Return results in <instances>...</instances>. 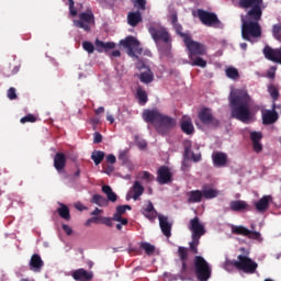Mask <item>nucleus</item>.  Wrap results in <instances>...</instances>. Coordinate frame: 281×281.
I'll use <instances>...</instances> for the list:
<instances>
[{"mask_svg": "<svg viewBox=\"0 0 281 281\" xmlns=\"http://www.w3.org/2000/svg\"><path fill=\"white\" fill-rule=\"evenodd\" d=\"M136 97H137L139 104H146V102H148V94L142 88H138L136 90Z\"/></svg>", "mask_w": 281, "mask_h": 281, "instance_id": "obj_40", "label": "nucleus"}, {"mask_svg": "<svg viewBox=\"0 0 281 281\" xmlns=\"http://www.w3.org/2000/svg\"><path fill=\"white\" fill-rule=\"evenodd\" d=\"M252 148L255 153H262V144L260 142L252 143Z\"/></svg>", "mask_w": 281, "mask_h": 281, "instance_id": "obj_59", "label": "nucleus"}, {"mask_svg": "<svg viewBox=\"0 0 281 281\" xmlns=\"http://www.w3.org/2000/svg\"><path fill=\"white\" fill-rule=\"evenodd\" d=\"M61 227H63L65 234H67V236H71V234H74V231L69 227V225L63 224Z\"/></svg>", "mask_w": 281, "mask_h": 281, "instance_id": "obj_61", "label": "nucleus"}, {"mask_svg": "<svg viewBox=\"0 0 281 281\" xmlns=\"http://www.w3.org/2000/svg\"><path fill=\"white\" fill-rule=\"evenodd\" d=\"M246 237L250 238L251 240H260V233L259 232L249 231V234L246 235Z\"/></svg>", "mask_w": 281, "mask_h": 281, "instance_id": "obj_51", "label": "nucleus"}, {"mask_svg": "<svg viewBox=\"0 0 281 281\" xmlns=\"http://www.w3.org/2000/svg\"><path fill=\"white\" fill-rule=\"evenodd\" d=\"M57 213L59 214L60 218L64 221H71V213L69 212V206L66 204H60V207L57 209Z\"/></svg>", "mask_w": 281, "mask_h": 281, "instance_id": "obj_30", "label": "nucleus"}, {"mask_svg": "<svg viewBox=\"0 0 281 281\" xmlns=\"http://www.w3.org/2000/svg\"><path fill=\"white\" fill-rule=\"evenodd\" d=\"M263 0H238L241 10H247L246 14L240 15L241 21V38L254 43V38L262 36V27L260 21L262 19Z\"/></svg>", "mask_w": 281, "mask_h": 281, "instance_id": "obj_1", "label": "nucleus"}, {"mask_svg": "<svg viewBox=\"0 0 281 281\" xmlns=\"http://www.w3.org/2000/svg\"><path fill=\"white\" fill-rule=\"evenodd\" d=\"M8 98H9V100H16V89L15 88H10L8 90Z\"/></svg>", "mask_w": 281, "mask_h": 281, "instance_id": "obj_56", "label": "nucleus"}, {"mask_svg": "<svg viewBox=\"0 0 281 281\" xmlns=\"http://www.w3.org/2000/svg\"><path fill=\"white\" fill-rule=\"evenodd\" d=\"M90 203H94L95 205H99V207H105V205H108L109 202L106 201V198H104L103 195L94 194Z\"/></svg>", "mask_w": 281, "mask_h": 281, "instance_id": "obj_34", "label": "nucleus"}, {"mask_svg": "<svg viewBox=\"0 0 281 281\" xmlns=\"http://www.w3.org/2000/svg\"><path fill=\"white\" fill-rule=\"evenodd\" d=\"M212 158L214 166H216L217 168H223L227 166V154L217 151L213 154Z\"/></svg>", "mask_w": 281, "mask_h": 281, "instance_id": "obj_23", "label": "nucleus"}, {"mask_svg": "<svg viewBox=\"0 0 281 281\" xmlns=\"http://www.w3.org/2000/svg\"><path fill=\"white\" fill-rule=\"evenodd\" d=\"M254 99L246 89H237L229 94L231 117L247 124L251 120Z\"/></svg>", "mask_w": 281, "mask_h": 281, "instance_id": "obj_2", "label": "nucleus"}, {"mask_svg": "<svg viewBox=\"0 0 281 281\" xmlns=\"http://www.w3.org/2000/svg\"><path fill=\"white\" fill-rule=\"evenodd\" d=\"M198 18L201 21L202 25H205L206 27H220L221 26V20H218V15H216V13H214V12L199 9Z\"/></svg>", "mask_w": 281, "mask_h": 281, "instance_id": "obj_8", "label": "nucleus"}, {"mask_svg": "<svg viewBox=\"0 0 281 281\" xmlns=\"http://www.w3.org/2000/svg\"><path fill=\"white\" fill-rule=\"evenodd\" d=\"M177 126V120L171 116L160 114V119L158 120V124H156V131L159 135H168L171 128Z\"/></svg>", "mask_w": 281, "mask_h": 281, "instance_id": "obj_10", "label": "nucleus"}, {"mask_svg": "<svg viewBox=\"0 0 281 281\" xmlns=\"http://www.w3.org/2000/svg\"><path fill=\"white\" fill-rule=\"evenodd\" d=\"M194 274L199 281H207L212 278V266L202 256L193 259Z\"/></svg>", "mask_w": 281, "mask_h": 281, "instance_id": "obj_4", "label": "nucleus"}, {"mask_svg": "<svg viewBox=\"0 0 281 281\" xmlns=\"http://www.w3.org/2000/svg\"><path fill=\"white\" fill-rule=\"evenodd\" d=\"M232 212H251L249 204L243 200H234L229 202Z\"/></svg>", "mask_w": 281, "mask_h": 281, "instance_id": "obj_19", "label": "nucleus"}, {"mask_svg": "<svg viewBox=\"0 0 281 281\" xmlns=\"http://www.w3.org/2000/svg\"><path fill=\"white\" fill-rule=\"evenodd\" d=\"M231 265H233L235 269H238V271H243L248 274L256 273L258 269V263L245 255H239L237 260L231 261Z\"/></svg>", "mask_w": 281, "mask_h": 281, "instance_id": "obj_5", "label": "nucleus"}, {"mask_svg": "<svg viewBox=\"0 0 281 281\" xmlns=\"http://www.w3.org/2000/svg\"><path fill=\"white\" fill-rule=\"evenodd\" d=\"M140 249H144L147 256H153L155 254V246L151 245L150 243H146V241L142 243Z\"/></svg>", "mask_w": 281, "mask_h": 281, "instance_id": "obj_41", "label": "nucleus"}, {"mask_svg": "<svg viewBox=\"0 0 281 281\" xmlns=\"http://www.w3.org/2000/svg\"><path fill=\"white\" fill-rule=\"evenodd\" d=\"M114 170H115V167H113V165L103 166V171L105 172V175H113Z\"/></svg>", "mask_w": 281, "mask_h": 281, "instance_id": "obj_55", "label": "nucleus"}, {"mask_svg": "<svg viewBox=\"0 0 281 281\" xmlns=\"http://www.w3.org/2000/svg\"><path fill=\"white\" fill-rule=\"evenodd\" d=\"M126 210H132L131 205L125 204V205H119L116 206V212L119 214H126Z\"/></svg>", "mask_w": 281, "mask_h": 281, "instance_id": "obj_50", "label": "nucleus"}, {"mask_svg": "<svg viewBox=\"0 0 281 281\" xmlns=\"http://www.w3.org/2000/svg\"><path fill=\"white\" fill-rule=\"evenodd\" d=\"M169 19H170L171 25L179 23V18H178L177 11H171L169 14Z\"/></svg>", "mask_w": 281, "mask_h": 281, "instance_id": "obj_52", "label": "nucleus"}, {"mask_svg": "<svg viewBox=\"0 0 281 281\" xmlns=\"http://www.w3.org/2000/svg\"><path fill=\"white\" fill-rule=\"evenodd\" d=\"M80 168H77L76 172L71 176V175H67L66 179H78L80 177Z\"/></svg>", "mask_w": 281, "mask_h": 281, "instance_id": "obj_60", "label": "nucleus"}, {"mask_svg": "<svg viewBox=\"0 0 281 281\" xmlns=\"http://www.w3.org/2000/svg\"><path fill=\"white\" fill-rule=\"evenodd\" d=\"M104 52H109V49H115V43L113 42H104L103 46Z\"/></svg>", "mask_w": 281, "mask_h": 281, "instance_id": "obj_58", "label": "nucleus"}, {"mask_svg": "<svg viewBox=\"0 0 281 281\" xmlns=\"http://www.w3.org/2000/svg\"><path fill=\"white\" fill-rule=\"evenodd\" d=\"M132 193H133L132 199L134 201H137L139 196L144 194V186H142V183L136 180L132 187Z\"/></svg>", "mask_w": 281, "mask_h": 281, "instance_id": "obj_28", "label": "nucleus"}, {"mask_svg": "<svg viewBox=\"0 0 281 281\" xmlns=\"http://www.w3.org/2000/svg\"><path fill=\"white\" fill-rule=\"evenodd\" d=\"M67 166V156H65V153H57L54 157V168L57 170V172H61L65 170V167Z\"/></svg>", "mask_w": 281, "mask_h": 281, "instance_id": "obj_20", "label": "nucleus"}, {"mask_svg": "<svg viewBox=\"0 0 281 281\" xmlns=\"http://www.w3.org/2000/svg\"><path fill=\"white\" fill-rule=\"evenodd\" d=\"M273 37L281 43V24H274L272 29Z\"/></svg>", "mask_w": 281, "mask_h": 281, "instance_id": "obj_44", "label": "nucleus"}, {"mask_svg": "<svg viewBox=\"0 0 281 281\" xmlns=\"http://www.w3.org/2000/svg\"><path fill=\"white\" fill-rule=\"evenodd\" d=\"M232 233L236 234V236H247L249 235V228L245 226H233Z\"/></svg>", "mask_w": 281, "mask_h": 281, "instance_id": "obj_39", "label": "nucleus"}, {"mask_svg": "<svg viewBox=\"0 0 281 281\" xmlns=\"http://www.w3.org/2000/svg\"><path fill=\"white\" fill-rule=\"evenodd\" d=\"M100 223L106 225V227H113V220L111 217H101Z\"/></svg>", "mask_w": 281, "mask_h": 281, "instance_id": "obj_53", "label": "nucleus"}, {"mask_svg": "<svg viewBox=\"0 0 281 281\" xmlns=\"http://www.w3.org/2000/svg\"><path fill=\"white\" fill-rule=\"evenodd\" d=\"M278 112H276V104H272V110H268L262 115V123L266 124V126H269V124H276L278 122Z\"/></svg>", "mask_w": 281, "mask_h": 281, "instance_id": "obj_18", "label": "nucleus"}, {"mask_svg": "<svg viewBox=\"0 0 281 281\" xmlns=\"http://www.w3.org/2000/svg\"><path fill=\"white\" fill-rule=\"evenodd\" d=\"M93 144H102V134L100 132L93 134Z\"/></svg>", "mask_w": 281, "mask_h": 281, "instance_id": "obj_57", "label": "nucleus"}, {"mask_svg": "<svg viewBox=\"0 0 281 281\" xmlns=\"http://www.w3.org/2000/svg\"><path fill=\"white\" fill-rule=\"evenodd\" d=\"M188 251L189 249L183 246L178 247V257L180 258L182 265L180 273L182 276H188V258L190 256Z\"/></svg>", "mask_w": 281, "mask_h": 281, "instance_id": "obj_14", "label": "nucleus"}, {"mask_svg": "<svg viewBox=\"0 0 281 281\" xmlns=\"http://www.w3.org/2000/svg\"><path fill=\"white\" fill-rule=\"evenodd\" d=\"M250 139H251L252 143L260 142V139H262V133H260V132H251L250 133Z\"/></svg>", "mask_w": 281, "mask_h": 281, "instance_id": "obj_49", "label": "nucleus"}, {"mask_svg": "<svg viewBox=\"0 0 281 281\" xmlns=\"http://www.w3.org/2000/svg\"><path fill=\"white\" fill-rule=\"evenodd\" d=\"M72 278L74 280L79 281H91L93 280V272L87 271L85 268H80L74 271Z\"/></svg>", "mask_w": 281, "mask_h": 281, "instance_id": "obj_21", "label": "nucleus"}, {"mask_svg": "<svg viewBox=\"0 0 281 281\" xmlns=\"http://www.w3.org/2000/svg\"><path fill=\"white\" fill-rule=\"evenodd\" d=\"M188 203H201L203 201V192L201 190H193L187 193Z\"/></svg>", "mask_w": 281, "mask_h": 281, "instance_id": "obj_27", "label": "nucleus"}, {"mask_svg": "<svg viewBox=\"0 0 281 281\" xmlns=\"http://www.w3.org/2000/svg\"><path fill=\"white\" fill-rule=\"evenodd\" d=\"M120 45L127 49V55L131 56V58H135V52L139 49V41H137V38L133 36H127L125 40H122L120 42Z\"/></svg>", "mask_w": 281, "mask_h": 281, "instance_id": "obj_11", "label": "nucleus"}, {"mask_svg": "<svg viewBox=\"0 0 281 281\" xmlns=\"http://www.w3.org/2000/svg\"><path fill=\"white\" fill-rule=\"evenodd\" d=\"M191 67H201L205 69L207 67V61L200 56H193V58H189Z\"/></svg>", "mask_w": 281, "mask_h": 281, "instance_id": "obj_31", "label": "nucleus"}, {"mask_svg": "<svg viewBox=\"0 0 281 281\" xmlns=\"http://www.w3.org/2000/svg\"><path fill=\"white\" fill-rule=\"evenodd\" d=\"M75 207L76 210H78L79 212H85V210H87V206H85V204L77 202L75 203Z\"/></svg>", "mask_w": 281, "mask_h": 281, "instance_id": "obj_62", "label": "nucleus"}, {"mask_svg": "<svg viewBox=\"0 0 281 281\" xmlns=\"http://www.w3.org/2000/svg\"><path fill=\"white\" fill-rule=\"evenodd\" d=\"M181 131L184 132L186 135H192V133H194V125L192 124V121H182Z\"/></svg>", "mask_w": 281, "mask_h": 281, "instance_id": "obj_33", "label": "nucleus"}, {"mask_svg": "<svg viewBox=\"0 0 281 281\" xmlns=\"http://www.w3.org/2000/svg\"><path fill=\"white\" fill-rule=\"evenodd\" d=\"M184 45L189 50V58H193V56H205L207 54L205 45L194 42L192 37H186Z\"/></svg>", "mask_w": 281, "mask_h": 281, "instance_id": "obj_9", "label": "nucleus"}, {"mask_svg": "<svg viewBox=\"0 0 281 281\" xmlns=\"http://www.w3.org/2000/svg\"><path fill=\"white\" fill-rule=\"evenodd\" d=\"M172 181V172L170 168L167 166H161L157 170V182L160 186H166Z\"/></svg>", "mask_w": 281, "mask_h": 281, "instance_id": "obj_12", "label": "nucleus"}, {"mask_svg": "<svg viewBox=\"0 0 281 281\" xmlns=\"http://www.w3.org/2000/svg\"><path fill=\"white\" fill-rule=\"evenodd\" d=\"M95 47H97V52H99V54H102L104 52V42L97 40Z\"/></svg>", "mask_w": 281, "mask_h": 281, "instance_id": "obj_54", "label": "nucleus"}, {"mask_svg": "<svg viewBox=\"0 0 281 281\" xmlns=\"http://www.w3.org/2000/svg\"><path fill=\"white\" fill-rule=\"evenodd\" d=\"M273 201L271 195H263L259 201L255 203V207L258 212H267L269 210V203Z\"/></svg>", "mask_w": 281, "mask_h": 281, "instance_id": "obj_22", "label": "nucleus"}, {"mask_svg": "<svg viewBox=\"0 0 281 281\" xmlns=\"http://www.w3.org/2000/svg\"><path fill=\"white\" fill-rule=\"evenodd\" d=\"M142 214L145 215L148 221H155V218H157V210H155L153 202L149 201L147 206L143 207Z\"/></svg>", "mask_w": 281, "mask_h": 281, "instance_id": "obj_24", "label": "nucleus"}, {"mask_svg": "<svg viewBox=\"0 0 281 281\" xmlns=\"http://www.w3.org/2000/svg\"><path fill=\"white\" fill-rule=\"evenodd\" d=\"M122 214L116 212L113 217H112V221H115L116 223H119L121 220H122Z\"/></svg>", "mask_w": 281, "mask_h": 281, "instance_id": "obj_64", "label": "nucleus"}, {"mask_svg": "<svg viewBox=\"0 0 281 281\" xmlns=\"http://www.w3.org/2000/svg\"><path fill=\"white\" fill-rule=\"evenodd\" d=\"M45 266V262L41 258V255L34 254L31 257V260L29 262V267L31 271H34L35 273H41V270Z\"/></svg>", "mask_w": 281, "mask_h": 281, "instance_id": "obj_17", "label": "nucleus"}, {"mask_svg": "<svg viewBox=\"0 0 281 281\" xmlns=\"http://www.w3.org/2000/svg\"><path fill=\"white\" fill-rule=\"evenodd\" d=\"M160 117L161 113L157 110H145L143 112V120L149 124H154L155 128H157Z\"/></svg>", "mask_w": 281, "mask_h": 281, "instance_id": "obj_15", "label": "nucleus"}, {"mask_svg": "<svg viewBox=\"0 0 281 281\" xmlns=\"http://www.w3.org/2000/svg\"><path fill=\"white\" fill-rule=\"evenodd\" d=\"M139 80L144 85H150V82H153V80H155V76L153 75V71L147 70L139 75Z\"/></svg>", "mask_w": 281, "mask_h": 281, "instance_id": "obj_32", "label": "nucleus"}, {"mask_svg": "<svg viewBox=\"0 0 281 281\" xmlns=\"http://www.w3.org/2000/svg\"><path fill=\"white\" fill-rule=\"evenodd\" d=\"M68 5H69V13L71 16H77L78 11L76 10V2L74 0H68Z\"/></svg>", "mask_w": 281, "mask_h": 281, "instance_id": "obj_48", "label": "nucleus"}, {"mask_svg": "<svg viewBox=\"0 0 281 281\" xmlns=\"http://www.w3.org/2000/svg\"><path fill=\"white\" fill-rule=\"evenodd\" d=\"M137 10H146V0H131Z\"/></svg>", "mask_w": 281, "mask_h": 281, "instance_id": "obj_45", "label": "nucleus"}, {"mask_svg": "<svg viewBox=\"0 0 281 281\" xmlns=\"http://www.w3.org/2000/svg\"><path fill=\"white\" fill-rule=\"evenodd\" d=\"M198 115L200 122H202V124L205 126H210V124H218V120L214 117V114H212V109L210 108H203Z\"/></svg>", "mask_w": 281, "mask_h": 281, "instance_id": "obj_13", "label": "nucleus"}, {"mask_svg": "<svg viewBox=\"0 0 281 281\" xmlns=\"http://www.w3.org/2000/svg\"><path fill=\"white\" fill-rule=\"evenodd\" d=\"M137 178L140 179L142 181H146V183L155 181V176H153V173L148 171L138 172Z\"/></svg>", "mask_w": 281, "mask_h": 281, "instance_id": "obj_38", "label": "nucleus"}, {"mask_svg": "<svg viewBox=\"0 0 281 281\" xmlns=\"http://www.w3.org/2000/svg\"><path fill=\"white\" fill-rule=\"evenodd\" d=\"M172 26L176 30L177 34H179V36H181V38H183V43H184L186 38H190V35L183 33V26L181 24H179V22H177L176 24H172Z\"/></svg>", "mask_w": 281, "mask_h": 281, "instance_id": "obj_42", "label": "nucleus"}, {"mask_svg": "<svg viewBox=\"0 0 281 281\" xmlns=\"http://www.w3.org/2000/svg\"><path fill=\"white\" fill-rule=\"evenodd\" d=\"M127 23L131 27H137L142 23V13L139 11L130 12L127 14Z\"/></svg>", "mask_w": 281, "mask_h": 281, "instance_id": "obj_25", "label": "nucleus"}, {"mask_svg": "<svg viewBox=\"0 0 281 281\" xmlns=\"http://www.w3.org/2000/svg\"><path fill=\"white\" fill-rule=\"evenodd\" d=\"M102 193L106 194L108 201H111V203H115V201H117V194L113 192V189H111V186L104 184L102 187Z\"/></svg>", "mask_w": 281, "mask_h": 281, "instance_id": "obj_29", "label": "nucleus"}, {"mask_svg": "<svg viewBox=\"0 0 281 281\" xmlns=\"http://www.w3.org/2000/svg\"><path fill=\"white\" fill-rule=\"evenodd\" d=\"M160 229L167 238L172 236V223L168 221V216L158 215Z\"/></svg>", "mask_w": 281, "mask_h": 281, "instance_id": "obj_16", "label": "nucleus"}, {"mask_svg": "<svg viewBox=\"0 0 281 281\" xmlns=\"http://www.w3.org/2000/svg\"><path fill=\"white\" fill-rule=\"evenodd\" d=\"M106 161H108V164H115V161H117V159L115 158V155L110 154L106 156Z\"/></svg>", "mask_w": 281, "mask_h": 281, "instance_id": "obj_63", "label": "nucleus"}, {"mask_svg": "<svg viewBox=\"0 0 281 281\" xmlns=\"http://www.w3.org/2000/svg\"><path fill=\"white\" fill-rule=\"evenodd\" d=\"M268 92L270 93L272 100H278L280 98V92L278 91V87L276 85L268 86Z\"/></svg>", "mask_w": 281, "mask_h": 281, "instance_id": "obj_43", "label": "nucleus"}, {"mask_svg": "<svg viewBox=\"0 0 281 281\" xmlns=\"http://www.w3.org/2000/svg\"><path fill=\"white\" fill-rule=\"evenodd\" d=\"M82 47L85 52H88V54H93V52H95V46H93V43L91 42H83Z\"/></svg>", "mask_w": 281, "mask_h": 281, "instance_id": "obj_46", "label": "nucleus"}, {"mask_svg": "<svg viewBox=\"0 0 281 281\" xmlns=\"http://www.w3.org/2000/svg\"><path fill=\"white\" fill-rule=\"evenodd\" d=\"M225 74L227 78H229L231 80H238V78H240V74L238 72V69H236L235 67L226 68Z\"/></svg>", "mask_w": 281, "mask_h": 281, "instance_id": "obj_37", "label": "nucleus"}, {"mask_svg": "<svg viewBox=\"0 0 281 281\" xmlns=\"http://www.w3.org/2000/svg\"><path fill=\"white\" fill-rule=\"evenodd\" d=\"M216 196H218V190L216 189L209 188L202 190V198L204 199H216Z\"/></svg>", "mask_w": 281, "mask_h": 281, "instance_id": "obj_36", "label": "nucleus"}, {"mask_svg": "<svg viewBox=\"0 0 281 281\" xmlns=\"http://www.w3.org/2000/svg\"><path fill=\"white\" fill-rule=\"evenodd\" d=\"M189 229L191 232L192 240L189 243V251L191 254H199V245L202 236H205V225L201 223L199 216L190 220Z\"/></svg>", "mask_w": 281, "mask_h": 281, "instance_id": "obj_3", "label": "nucleus"}, {"mask_svg": "<svg viewBox=\"0 0 281 281\" xmlns=\"http://www.w3.org/2000/svg\"><path fill=\"white\" fill-rule=\"evenodd\" d=\"M104 151L94 150L91 155V159L95 166H100V164H102V161L104 160Z\"/></svg>", "mask_w": 281, "mask_h": 281, "instance_id": "obj_35", "label": "nucleus"}, {"mask_svg": "<svg viewBox=\"0 0 281 281\" xmlns=\"http://www.w3.org/2000/svg\"><path fill=\"white\" fill-rule=\"evenodd\" d=\"M95 24V15H93V11L88 9L86 12H81L79 14V20L74 21V25L83 30L85 32H91V25Z\"/></svg>", "mask_w": 281, "mask_h": 281, "instance_id": "obj_6", "label": "nucleus"}, {"mask_svg": "<svg viewBox=\"0 0 281 281\" xmlns=\"http://www.w3.org/2000/svg\"><path fill=\"white\" fill-rule=\"evenodd\" d=\"M148 32L155 43H165V45H169V43L172 42L170 33L164 26H150Z\"/></svg>", "mask_w": 281, "mask_h": 281, "instance_id": "obj_7", "label": "nucleus"}, {"mask_svg": "<svg viewBox=\"0 0 281 281\" xmlns=\"http://www.w3.org/2000/svg\"><path fill=\"white\" fill-rule=\"evenodd\" d=\"M21 124H27V122L34 124V122H36V116H34V114H27L25 116H23L20 120Z\"/></svg>", "mask_w": 281, "mask_h": 281, "instance_id": "obj_47", "label": "nucleus"}, {"mask_svg": "<svg viewBox=\"0 0 281 281\" xmlns=\"http://www.w3.org/2000/svg\"><path fill=\"white\" fill-rule=\"evenodd\" d=\"M184 159H191L194 164H199L201 161L202 156L201 153L194 154L192 151V147L190 145L184 146Z\"/></svg>", "mask_w": 281, "mask_h": 281, "instance_id": "obj_26", "label": "nucleus"}]
</instances>
